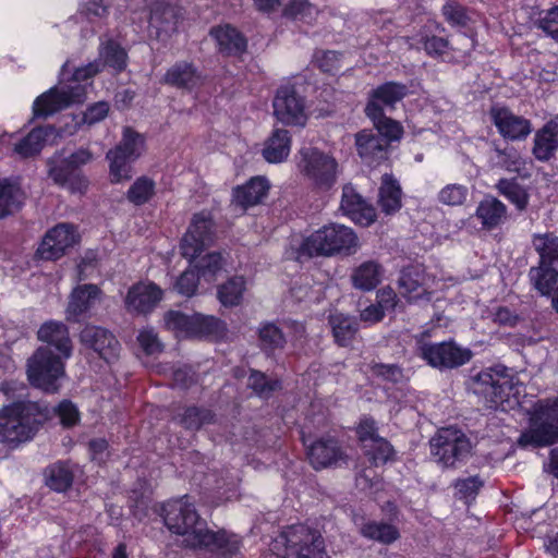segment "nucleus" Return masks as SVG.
Listing matches in <instances>:
<instances>
[{"label":"nucleus","mask_w":558,"mask_h":558,"mask_svg":"<svg viewBox=\"0 0 558 558\" xmlns=\"http://www.w3.org/2000/svg\"><path fill=\"white\" fill-rule=\"evenodd\" d=\"M160 517L172 534L183 536L184 548L206 550L217 558H242V539L226 529H209L189 495L165 501Z\"/></svg>","instance_id":"nucleus-1"},{"label":"nucleus","mask_w":558,"mask_h":558,"mask_svg":"<svg viewBox=\"0 0 558 558\" xmlns=\"http://www.w3.org/2000/svg\"><path fill=\"white\" fill-rule=\"evenodd\" d=\"M51 418L49 405L40 401L15 400L0 408V444L9 450L32 441Z\"/></svg>","instance_id":"nucleus-2"},{"label":"nucleus","mask_w":558,"mask_h":558,"mask_svg":"<svg viewBox=\"0 0 558 558\" xmlns=\"http://www.w3.org/2000/svg\"><path fill=\"white\" fill-rule=\"evenodd\" d=\"M357 247L359 238L352 228L330 222L304 236L294 253L302 263L314 257L351 256Z\"/></svg>","instance_id":"nucleus-3"},{"label":"nucleus","mask_w":558,"mask_h":558,"mask_svg":"<svg viewBox=\"0 0 558 558\" xmlns=\"http://www.w3.org/2000/svg\"><path fill=\"white\" fill-rule=\"evenodd\" d=\"M470 389L483 399L486 408L506 410L511 399L518 403L519 380L510 369L501 364L486 367L471 378Z\"/></svg>","instance_id":"nucleus-4"},{"label":"nucleus","mask_w":558,"mask_h":558,"mask_svg":"<svg viewBox=\"0 0 558 558\" xmlns=\"http://www.w3.org/2000/svg\"><path fill=\"white\" fill-rule=\"evenodd\" d=\"M558 442V397L534 403L529 428L518 439L520 448H543Z\"/></svg>","instance_id":"nucleus-5"},{"label":"nucleus","mask_w":558,"mask_h":558,"mask_svg":"<svg viewBox=\"0 0 558 558\" xmlns=\"http://www.w3.org/2000/svg\"><path fill=\"white\" fill-rule=\"evenodd\" d=\"M94 154L87 147H80L68 156L56 153L47 161L48 175L54 184L66 187L71 193L84 194L89 186V180L83 168L90 163Z\"/></svg>","instance_id":"nucleus-6"},{"label":"nucleus","mask_w":558,"mask_h":558,"mask_svg":"<svg viewBox=\"0 0 558 558\" xmlns=\"http://www.w3.org/2000/svg\"><path fill=\"white\" fill-rule=\"evenodd\" d=\"M298 156V169L313 190L325 193L333 189L338 181L339 163L332 155L310 146L302 147Z\"/></svg>","instance_id":"nucleus-7"},{"label":"nucleus","mask_w":558,"mask_h":558,"mask_svg":"<svg viewBox=\"0 0 558 558\" xmlns=\"http://www.w3.org/2000/svg\"><path fill=\"white\" fill-rule=\"evenodd\" d=\"M531 242L538 262L529 269L530 283L534 290L548 293L549 287L558 283V235L550 231L534 233Z\"/></svg>","instance_id":"nucleus-8"},{"label":"nucleus","mask_w":558,"mask_h":558,"mask_svg":"<svg viewBox=\"0 0 558 558\" xmlns=\"http://www.w3.org/2000/svg\"><path fill=\"white\" fill-rule=\"evenodd\" d=\"M430 454L444 469H457L464 464L472 451L468 435L454 426L438 428L429 439Z\"/></svg>","instance_id":"nucleus-9"},{"label":"nucleus","mask_w":558,"mask_h":558,"mask_svg":"<svg viewBox=\"0 0 558 558\" xmlns=\"http://www.w3.org/2000/svg\"><path fill=\"white\" fill-rule=\"evenodd\" d=\"M69 357L54 353L50 348L39 347L27 362V378L33 387L47 392L59 388L58 380L65 375V360Z\"/></svg>","instance_id":"nucleus-10"},{"label":"nucleus","mask_w":558,"mask_h":558,"mask_svg":"<svg viewBox=\"0 0 558 558\" xmlns=\"http://www.w3.org/2000/svg\"><path fill=\"white\" fill-rule=\"evenodd\" d=\"M144 137L130 126H125L121 142L106 154L109 161V180L112 184L129 181L132 178L133 163L140 158V147Z\"/></svg>","instance_id":"nucleus-11"},{"label":"nucleus","mask_w":558,"mask_h":558,"mask_svg":"<svg viewBox=\"0 0 558 558\" xmlns=\"http://www.w3.org/2000/svg\"><path fill=\"white\" fill-rule=\"evenodd\" d=\"M279 537L284 544V554L276 558H324L325 541L320 532L306 524L286 526Z\"/></svg>","instance_id":"nucleus-12"},{"label":"nucleus","mask_w":558,"mask_h":558,"mask_svg":"<svg viewBox=\"0 0 558 558\" xmlns=\"http://www.w3.org/2000/svg\"><path fill=\"white\" fill-rule=\"evenodd\" d=\"M165 323L168 329L183 333L187 338L222 337L227 331V325L222 319L199 313L187 315L171 310L166 313Z\"/></svg>","instance_id":"nucleus-13"},{"label":"nucleus","mask_w":558,"mask_h":558,"mask_svg":"<svg viewBox=\"0 0 558 558\" xmlns=\"http://www.w3.org/2000/svg\"><path fill=\"white\" fill-rule=\"evenodd\" d=\"M417 355L433 368L454 369L471 361L473 352L459 345L453 339L441 342L417 341Z\"/></svg>","instance_id":"nucleus-14"},{"label":"nucleus","mask_w":558,"mask_h":558,"mask_svg":"<svg viewBox=\"0 0 558 558\" xmlns=\"http://www.w3.org/2000/svg\"><path fill=\"white\" fill-rule=\"evenodd\" d=\"M216 238V223L210 213H195L180 242L181 255L193 262L210 246Z\"/></svg>","instance_id":"nucleus-15"},{"label":"nucleus","mask_w":558,"mask_h":558,"mask_svg":"<svg viewBox=\"0 0 558 558\" xmlns=\"http://www.w3.org/2000/svg\"><path fill=\"white\" fill-rule=\"evenodd\" d=\"M274 114L286 125H305V98L301 96L292 84L281 85L275 95Z\"/></svg>","instance_id":"nucleus-16"},{"label":"nucleus","mask_w":558,"mask_h":558,"mask_svg":"<svg viewBox=\"0 0 558 558\" xmlns=\"http://www.w3.org/2000/svg\"><path fill=\"white\" fill-rule=\"evenodd\" d=\"M78 241L76 228L71 223L60 222L45 233L36 255L44 260H58Z\"/></svg>","instance_id":"nucleus-17"},{"label":"nucleus","mask_w":558,"mask_h":558,"mask_svg":"<svg viewBox=\"0 0 558 558\" xmlns=\"http://www.w3.org/2000/svg\"><path fill=\"white\" fill-rule=\"evenodd\" d=\"M490 122L499 135L510 142H520L532 133V122L523 116L515 114L509 107L493 105L488 111Z\"/></svg>","instance_id":"nucleus-18"},{"label":"nucleus","mask_w":558,"mask_h":558,"mask_svg":"<svg viewBox=\"0 0 558 558\" xmlns=\"http://www.w3.org/2000/svg\"><path fill=\"white\" fill-rule=\"evenodd\" d=\"M409 94L410 89L407 84L398 81H386L369 90L364 112L381 116L385 108L395 110L397 105Z\"/></svg>","instance_id":"nucleus-19"},{"label":"nucleus","mask_w":558,"mask_h":558,"mask_svg":"<svg viewBox=\"0 0 558 558\" xmlns=\"http://www.w3.org/2000/svg\"><path fill=\"white\" fill-rule=\"evenodd\" d=\"M81 343L93 350L107 363L118 360L121 344L117 337L107 328L87 325L80 333Z\"/></svg>","instance_id":"nucleus-20"},{"label":"nucleus","mask_w":558,"mask_h":558,"mask_svg":"<svg viewBox=\"0 0 558 558\" xmlns=\"http://www.w3.org/2000/svg\"><path fill=\"white\" fill-rule=\"evenodd\" d=\"M301 440L306 447L311 465L317 471L332 466L345 457L339 440L335 437L322 436L308 445L305 434L302 433Z\"/></svg>","instance_id":"nucleus-21"},{"label":"nucleus","mask_w":558,"mask_h":558,"mask_svg":"<svg viewBox=\"0 0 558 558\" xmlns=\"http://www.w3.org/2000/svg\"><path fill=\"white\" fill-rule=\"evenodd\" d=\"M342 215L361 227L371 226L377 218L376 209L369 204L351 183L342 186L340 201Z\"/></svg>","instance_id":"nucleus-22"},{"label":"nucleus","mask_w":558,"mask_h":558,"mask_svg":"<svg viewBox=\"0 0 558 558\" xmlns=\"http://www.w3.org/2000/svg\"><path fill=\"white\" fill-rule=\"evenodd\" d=\"M209 36L215 40L217 51L225 58H241L247 51V38L232 24L213 26Z\"/></svg>","instance_id":"nucleus-23"},{"label":"nucleus","mask_w":558,"mask_h":558,"mask_svg":"<svg viewBox=\"0 0 558 558\" xmlns=\"http://www.w3.org/2000/svg\"><path fill=\"white\" fill-rule=\"evenodd\" d=\"M160 82L170 87L192 93L203 85L204 76L194 62L180 60L167 69Z\"/></svg>","instance_id":"nucleus-24"},{"label":"nucleus","mask_w":558,"mask_h":558,"mask_svg":"<svg viewBox=\"0 0 558 558\" xmlns=\"http://www.w3.org/2000/svg\"><path fill=\"white\" fill-rule=\"evenodd\" d=\"M162 295V290L154 282L135 283L128 290L124 306L131 314H148L161 301Z\"/></svg>","instance_id":"nucleus-25"},{"label":"nucleus","mask_w":558,"mask_h":558,"mask_svg":"<svg viewBox=\"0 0 558 558\" xmlns=\"http://www.w3.org/2000/svg\"><path fill=\"white\" fill-rule=\"evenodd\" d=\"M357 155L369 167H378L388 160L389 147L387 141L379 137L369 129H363L355 134Z\"/></svg>","instance_id":"nucleus-26"},{"label":"nucleus","mask_w":558,"mask_h":558,"mask_svg":"<svg viewBox=\"0 0 558 558\" xmlns=\"http://www.w3.org/2000/svg\"><path fill=\"white\" fill-rule=\"evenodd\" d=\"M102 291L94 283L76 286L70 296L65 310V318L70 323H78L100 299Z\"/></svg>","instance_id":"nucleus-27"},{"label":"nucleus","mask_w":558,"mask_h":558,"mask_svg":"<svg viewBox=\"0 0 558 558\" xmlns=\"http://www.w3.org/2000/svg\"><path fill=\"white\" fill-rule=\"evenodd\" d=\"M271 184L264 175L250 178L244 184L236 185L232 190L234 204L246 210L259 205L268 196Z\"/></svg>","instance_id":"nucleus-28"},{"label":"nucleus","mask_w":558,"mask_h":558,"mask_svg":"<svg viewBox=\"0 0 558 558\" xmlns=\"http://www.w3.org/2000/svg\"><path fill=\"white\" fill-rule=\"evenodd\" d=\"M39 341L46 343L44 348H50L54 353L65 357L72 355L73 345L70 338L69 327L57 320L45 322L37 331Z\"/></svg>","instance_id":"nucleus-29"},{"label":"nucleus","mask_w":558,"mask_h":558,"mask_svg":"<svg viewBox=\"0 0 558 558\" xmlns=\"http://www.w3.org/2000/svg\"><path fill=\"white\" fill-rule=\"evenodd\" d=\"M558 151V118L550 119L535 132L532 155L537 161L548 162Z\"/></svg>","instance_id":"nucleus-30"},{"label":"nucleus","mask_w":558,"mask_h":558,"mask_svg":"<svg viewBox=\"0 0 558 558\" xmlns=\"http://www.w3.org/2000/svg\"><path fill=\"white\" fill-rule=\"evenodd\" d=\"M402 187L391 173L381 177L377 204L386 216L397 214L402 207Z\"/></svg>","instance_id":"nucleus-31"},{"label":"nucleus","mask_w":558,"mask_h":558,"mask_svg":"<svg viewBox=\"0 0 558 558\" xmlns=\"http://www.w3.org/2000/svg\"><path fill=\"white\" fill-rule=\"evenodd\" d=\"M385 269L377 260H365L354 267L351 272L353 288L362 292L375 290L381 282Z\"/></svg>","instance_id":"nucleus-32"},{"label":"nucleus","mask_w":558,"mask_h":558,"mask_svg":"<svg viewBox=\"0 0 558 558\" xmlns=\"http://www.w3.org/2000/svg\"><path fill=\"white\" fill-rule=\"evenodd\" d=\"M475 216L484 230L492 231L505 221L507 206L500 199L488 196L478 203Z\"/></svg>","instance_id":"nucleus-33"},{"label":"nucleus","mask_w":558,"mask_h":558,"mask_svg":"<svg viewBox=\"0 0 558 558\" xmlns=\"http://www.w3.org/2000/svg\"><path fill=\"white\" fill-rule=\"evenodd\" d=\"M174 421L187 432H198L205 425L214 424L216 413L203 405H187L182 409Z\"/></svg>","instance_id":"nucleus-34"},{"label":"nucleus","mask_w":558,"mask_h":558,"mask_svg":"<svg viewBox=\"0 0 558 558\" xmlns=\"http://www.w3.org/2000/svg\"><path fill=\"white\" fill-rule=\"evenodd\" d=\"M180 17L179 10L168 2H156L150 9V24L156 27L158 36L177 32Z\"/></svg>","instance_id":"nucleus-35"},{"label":"nucleus","mask_w":558,"mask_h":558,"mask_svg":"<svg viewBox=\"0 0 558 558\" xmlns=\"http://www.w3.org/2000/svg\"><path fill=\"white\" fill-rule=\"evenodd\" d=\"M290 148V132L284 129H275L265 142L263 157L270 163H279L288 158Z\"/></svg>","instance_id":"nucleus-36"},{"label":"nucleus","mask_w":558,"mask_h":558,"mask_svg":"<svg viewBox=\"0 0 558 558\" xmlns=\"http://www.w3.org/2000/svg\"><path fill=\"white\" fill-rule=\"evenodd\" d=\"M258 347L267 356L272 357L278 350H282L287 344L286 336L282 329L274 322H262L257 329Z\"/></svg>","instance_id":"nucleus-37"},{"label":"nucleus","mask_w":558,"mask_h":558,"mask_svg":"<svg viewBox=\"0 0 558 558\" xmlns=\"http://www.w3.org/2000/svg\"><path fill=\"white\" fill-rule=\"evenodd\" d=\"M45 484L56 493L68 492L74 481V473L68 461H57L44 470Z\"/></svg>","instance_id":"nucleus-38"},{"label":"nucleus","mask_w":558,"mask_h":558,"mask_svg":"<svg viewBox=\"0 0 558 558\" xmlns=\"http://www.w3.org/2000/svg\"><path fill=\"white\" fill-rule=\"evenodd\" d=\"M425 271L420 265H408L400 271L398 287L400 293L408 300H416L421 296Z\"/></svg>","instance_id":"nucleus-39"},{"label":"nucleus","mask_w":558,"mask_h":558,"mask_svg":"<svg viewBox=\"0 0 558 558\" xmlns=\"http://www.w3.org/2000/svg\"><path fill=\"white\" fill-rule=\"evenodd\" d=\"M157 184L148 175L137 177L125 192V198L135 207L148 204L156 196Z\"/></svg>","instance_id":"nucleus-40"},{"label":"nucleus","mask_w":558,"mask_h":558,"mask_svg":"<svg viewBox=\"0 0 558 558\" xmlns=\"http://www.w3.org/2000/svg\"><path fill=\"white\" fill-rule=\"evenodd\" d=\"M361 534L365 538L383 545H391L400 538L399 529L385 521H367L362 525Z\"/></svg>","instance_id":"nucleus-41"},{"label":"nucleus","mask_w":558,"mask_h":558,"mask_svg":"<svg viewBox=\"0 0 558 558\" xmlns=\"http://www.w3.org/2000/svg\"><path fill=\"white\" fill-rule=\"evenodd\" d=\"M246 281L243 276H233L217 288V299L222 306L231 308L242 303Z\"/></svg>","instance_id":"nucleus-42"},{"label":"nucleus","mask_w":558,"mask_h":558,"mask_svg":"<svg viewBox=\"0 0 558 558\" xmlns=\"http://www.w3.org/2000/svg\"><path fill=\"white\" fill-rule=\"evenodd\" d=\"M335 342L339 347H349L359 330V324L350 316L331 314L328 318Z\"/></svg>","instance_id":"nucleus-43"},{"label":"nucleus","mask_w":558,"mask_h":558,"mask_svg":"<svg viewBox=\"0 0 558 558\" xmlns=\"http://www.w3.org/2000/svg\"><path fill=\"white\" fill-rule=\"evenodd\" d=\"M247 387L258 398L268 400L274 396L275 392L280 391L282 389V381L277 377H268L262 371L250 368Z\"/></svg>","instance_id":"nucleus-44"},{"label":"nucleus","mask_w":558,"mask_h":558,"mask_svg":"<svg viewBox=\"0 0 558 558\" xmlns=\"http://www.w3.org/2000/svg\"><path fill=\"white\" fill-rule=\"evenodd\" d=\"M365 458L371 466H384L396 460V450L385 437H378L369 445L362 446Z\"/></svg>","instance_id":"nucleus-45"},{"label":"nucleus","mask_w":558,"mask_h":558,"mask_svg":"<svg viewBox=\"0 0 558 558\" xmlns=\"http://www.w3.org/2000/svg\"><path fill=\"white\" fill-rule=\"evenodd\" d=\"M499 194L507 198L519 211H523L529 206L530 194L521 185L517 178H501L496 184Z\"/></svg>","instance_id":"nucleus-46"},{"label":"nucleus","mask_w":558,"mask_h":558,"mask_svg":"<svg viewBox=\"0 0 558 558\" xmlns=\"http://www.w3.org/2000/svg\"><path fill=\"white\" fill-rule=\"evenodd\" d=\"M364 113L373 123L377 135L387 141L388 146H390L392 142H399L402 138L404 129L399 121L387 117L385 112H383L381 116H373L369 112Z\"/></svg>","instance_id":"nucleus-47"},{"label":"nucleus","mask_w":558,"mask_h":558,"mask_svg":"<svg viewBox=\"0 0 558 558\" xmlns=\"http://www.w3.org/2000/svg\"><path fill=\"white\" fill-rule=\"evenodd\" d=\"M62 100L64 98L60 95V88L56 86L49 88L34 100V118H47L65 109Z\"/></svg>","instance_id":"nucleus-48"},{"label":"nucleus","mask_w":558,"mask_h":558,"mask_svg":"<svg viewBox=\"0 0 558 558\" xmlns=\"http://www.w3.org/2000/svg\"><path fill=\"white\" fill-rule=\"evenodd\" d=\"M110 111V105L108 101L100 100L88 105L85 111L73 114V123L75 131L83 128H90L101 121H104Z\"/></svg>","instance_id":"nucleus-49"},{"label":"nucleus","mask_w":558,"mask_h":558,"mask_svg":"<svg viewBox=\"0 0 558 558\" xmlns=\"http://www.w3.org/2000/svg\"><path fill=\"white\" fill-rule=\"evenodd\" d=\"M21 189L4 179L0 181V219L17 211L22 207Z\"/></svg>","instance_id":"nucleus-50"},{"label":"nucleus","mask_w":558,"mask_h":558,"mask_svg":"<svg viewBox=\"0 0 558 558\" xmlns=\"http://www.w3.org/2000/svg\"><path fill=\"white\" fill-rule=\"evenodd\" d=\"M282 14L287 19L311 24L316 19L318 10L308 0H290Z\"/></svg>","instance_id":"nucleus-51"},{"label":"nucleus","mask_w":558,"mask_h":558,"mask_svg":"<svg viewBox=\"0 0 558 558\" xmlns=\"http://www.w3.org/2000/svg\"><path fill=\"white\" fill-rule=\"evenodd\" d=\"M51 417L57 416L64 429H71L81 423V412L70 399L61 400L56 407L49 408Z\"/></svg>","instance_id":"nucleus-52"},{"label":"nucleus","mask_w":558,"mask_h":558,"mask_svg":"<svg viewBox=\"0 0 558 558\" xmlns=\"http://www.w3.org/2000/svg\"><path fill=\"white\" fill-rule=\"evenodd\" d=\"M343 52L335 50H317L313 54L314 65L324 74L337 75L342 68Z\"/></svg>","instance_id":"nucleus-53"},{"label":"nucleus","mask_w":558,"mask_h":558,"mask_svg":"<svg viewBox=\"0 0 558 558\" xmlns=\"http://www.w3.org/2000/svg\"><path fill=\"white\" fill-rule=\"evenodd\" d=\"M223 258L221 253L211 252L207 253L194 263V268L206 281H211L216 278L217 274L222 269Z\"/></svg>","instance_id":"nucleus-54"},{"label":"nucleus","mask_w":558,"mask_h":558,"mask_svg":"<svg viewBox=\"0 0 558 558\" xmlns=\"http://www.w3.org/2000/svg\"><path fill=\"white\" fill-rule=\"evenodd\" d=\"M441 13L446 22L453 27H468L471 21L466 7L456 0H447L441 8Z\"/></svg>","instance_id":"nucleus-55"},{"label":"nucleus","mask_w":558,"mask_h":558,"mask_svg":"<svg viewBox=\"0 0 558 558\" xmlns=\"http://www.w3.org/2000/svg\"><path fill=\"white\" fill-rule=\"evenodd\" d=\"M105 65L121 73L128 65V53L118 43L108 41L102 51Z\"/></svg>","instance_id":"nucleus-56"},{"label":"nucleus","mask_w":558,"mask_h":558,"mask_svg":"<svg viewBox=\"0 0 558 558\" xmlns=\"http://www.w3.org/2000/svg\"><path fill=\"white\" fill-rule=\"evenodd\" d=\"M201 276L193 267L185 269L175 280V291L186 298L193 296L198 288Z\"/></svg>","instance_id":"nucleus-57"},{"label":"nucleus","mask_w":558,"mask_h":558,"mask_svg":"<svg viewBox=\"0 0 558 558\" xmlns=\"http://www.w3.org/2000/svg\"><path fill=\"white\" fill-rule=\"evenodd\" d=\"M483 486L484 482L478 475L469 476L466 478H459L454 484L458 498L464 500L468 504L475 500Z\"/></svg>","instance_id":"nucleus-58"},{"label":"nucleus","mask_w":558,"mask_h":558,"mask_svg":"<svg viewBox=\"0 0 558 558\" xmlns=\"http://www.w3.org/2000/svg\"><path fill=\"white\" fill-rule=\"evenodd\" d=\"M496 165L508 172H520L523 166V160L520 153L513 147H506L504 149L496 148Z\"/></svg>","instance_id":"nucleus-59"},{"label":"nucleus","mask_w":558,"mask_h":558,"mask_svg":"<svg viewBox=\"0 0 558 558\" xmlns=\"http://www.w3.org/2000/svg\"><path fill=\"white\" fill-rule=\"evenodd\" d=\"M372 374L387 383L397 385L404 380V373L397 364L374 363L371 365Z\"/></svg>","instance_id":"nucleus-60"},{"label":"nucleus","mask_w":558,"mask_h":558,"mask_svg":"<svg viewBox=\"0 0 558 558\" xmlns=\"http://www.w3.org/2000/svg\"><path fill=\"white\" fill-rule=\"evenodd\" d=\"M140 348L146 355H154L163 351V344L153 328H143L136 337Z\"/></svg>","instance_id":"nucleus-61"},{"label":"nucleus","mask_w":558,"mask_h":558,"mask_svg":"<svg viewBox=\"0 0 558 558\" xmlns=\"http://www.w3.org/2000/svg\"><path fill=\"white\" fill-rule=\"evenodd\" d=\"M468 196V189L461 184H448L438 194V201L448 206L462 205Z\"/></svg>","instance_id":"nucleus-62"},{"label":"nucleus","mask_w":558,"mask_h":558,"mask_svg":"<svg viewBox=\"0 0 558 558\" xmlns=\"http://www.w3.org/2000/svg\"><path fill=\"white\" fill-rule=\"evenodd\" d=\"M356 438L362 446L366 445L367 441H374L380 437L378 434L377 422L371 415H364L360 418L355 427Z\"/></svg>","instance_id":"nucleus-63"},{"label":"nucleus","mask_w":558,"mask_h":558,"mask_svg":"<svg viewBox=\"0 0 558 558\" xmlns=\"http://www.w3.org/2000/svg\"><path fill=\"white\" fill-rule=\"evenodd\" d=\"M421 43L425 52L432 58L441 57L449 49L448 39L436 35H425L422 37Z\"/></svg>","instance_id":"nucleus-64"}]
</instances>
